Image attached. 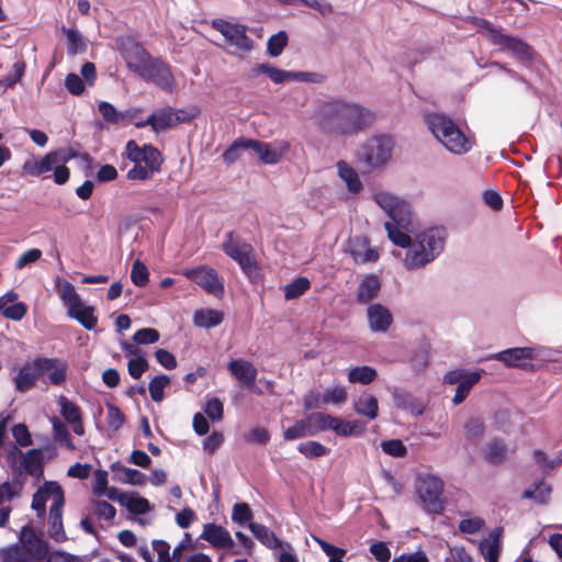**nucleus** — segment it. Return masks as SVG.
Returning <instances> with one entry per match:
<instances>
[{
  "label": "nucleus",
  "instance_id": "47",
  "mask_svg": "<svg viewBox=\"0 0 562 562\" xmlns=\"http://www.w3.org/2000/svg\"><path fill=\"white\" fill-rule=\"evenodd\" d=\"M98 110L108 124H119L128 116L127 112H117L114 105L106 101L100 102Z\"/></svg>",
  "mask_w": 562,
  "mask_h": 562
},
{
  "label": "nucleus",
  "instance_id": "32",
  "mask_svg": "<svg viewBox=\"0 0 562 562\" xmlns=\"http://www.w3.org/2000/svg\"><path fill=\"white\" fill-rule=\"evenodd\" d=\"M67 315L76 319L87 330L94 329L98 323V317L94 315V307L86 305L85 303H81L76 308H71Z\"/></svg>",
  "mask_w": 562,
  "mask_h": 562
},
{
  "label": "nucleus",
  "instance_id": "3",
  "mask_svg": "<svg viewBox=\"0 0 562 562\" xmlns=\"http://www.w3.org/2000/svg\"><path fill=\"white\" fill-rule=\"evenodd\" d=\"M446 233L441 227H431L411 239L404 259L408 270H418L432 262L445 249Z\"/></svg>",
  "mask_w": 562,
  "mask_h": 562
},
{
  "label": "nucleus",
  "instance_id": "39",
  "mask_svg": "<svg viewBox=\"0 0 562 562\" xmlns=\"http://www.w3.org/2000/svg\"><path fill=\"white\" fill-rule=\"evenodd\" d=\"M378 376L376 370L370 366L355 367L348 372L350 383L369 384Z\"/></svg>",
  "mask_w": 562,
  "mask_h": 562
},
{
  "label": "nucleus",
  "instance_id": "41",
  "mask_svg": "<svg viewBox=\"0 0 562 562\" xmlns=\"http://www.w3.org/2000/svg\"><path fill=\"white\" fill-rule=\"evenodd\" d=\"M312 436L314 435L307 416L303 419L296 420L293 426L283 431V438L289 441Z\"/></svg>",
  "mask_w": 562,
  "mask_h": 562
},
{
  "label": "nucleus",
  "instance_id": "14",
  "mask_svg": "<svg viewBox=\"0 0 562 562\" xmlns=\"http://www.w3.org/2000/svg\"><path fill=\"white\" fill-rule=\"evenodd\" d=\"M47 363V361L36 358L32 362L23 364L13 378L16 392L25 393L32 390L37 380L43 376V370L46 369Z\"/></svg>",
  "mask_w": 562,
  "mask_h": 562
},
{
  "label": "nucleus",
  "instance_id": "4",
  "mask_svg": "<svg viewBox=\"0 0 562 562\" xmlns=\"http://www.w3.org/2000/svg\"><path fill=\"white\" fill-rule=\"evenodd\" d=\"M424 121L434 137L450 153L464 155L472 149V139L445 113H427Z\"/></svg>",
  "mask_w": 562,
  "mask_h": 562
},
{
  "label": "nucleus",
  "instance_id": "44",
  "mask_svg": "<svg viewBox=\"0 0 562 562\" xmlns=\"http://www.w3.org/2000/svg\"><path fill=\"white\" fill-rule=\"evenodd\" d=\"M313 435L316 436L321 431H325L333 427L334 416L326 413H312L307 415Z\"/></svg>",
  "mask_w": 562,
  "mask_h": 562
},
{
  "label": "nucleus",
  "instance_id": "59",
  "mask_svg": "<svg viewBox=\"0 0 562 562\" xmlns=\"http://www.w3.org/2000/svg\"><path fill=\"white\" fill-rule=\"evenodd\" d=\"M53 439L56 443L66 447L70 451L76 449L66 425L58 426L57 429L53 430Z\"/></svg>",
  "mask_w": 562,
  "mask_h": 562
},
{
  "label": "nucleus",
  "instance_id": "46",
  "mask_svg": "<svg viewBox=\"0 0 562 562\" xmlns=\"http://www.w3.org/2000/svg\"><path fill=\"white\" fill-rule=\"evenodd\" d=\"M249 138H238L223 153V159L226 164L231 165L237 161L241 153L249 149Z\"/></svg>",
  "mask_w": 562,
  "mask_h": 562
},
{
  "label": "nucleus",
  "instance_id": "22",
  "mask_svg": "<svg viewBox=\"0 0 562 562\" xmlns=\"http://www.w3.org/2000/svg\"><path fill=\"white\" fill-rule=\"evenodd\" d=\"M61 159L63 158H60L59 155L55 153V150L49 151L41 159L31 157L25 160L22 166V170L24 173L32 177H40L48 171H52L56 165L60 164Z\"/></svg>",
  "mask_w": 562,
  "mask_h": 562
},
{
  "label": "nucleus",
  "instance_id": "51",
  "mask_svg": "<svg viewBox=\"0 0 562 562\" xmlns=\"http://www.w3.org/2000/svg\"><path fill=\"white\" fill-rule=\"evenodd\" d=\"M312 538L329 558V562H344L342 559L347 553L345 549L330 544L317 536H312Z\"/></svg>",
  "mask_w": 562,
  "mask_h": 562
},
{
  "label": "nucleus",
  "instance_id": "52",
  "mask_svg": "<svg viewBox=\"0 0 562 562\" xmlns=\"http://www.w3.org/2000/svg\"><path fill=\"white\" fill-rule=\"evenodd\" d=\"M288 44V34L280 31L272 35L267 43V52L271 57H278Z\"/></svg>",
  "mask_w": 562,
  "mask_h": 562
},
{
  "label": "nucleus",
  "instance_id": "23",
  "mask_svg": "<svg viewBox=\"0 0 562 562\" xmlns=\"http://www.w3.org/2000/svg\"><path fill=\"white\" fill-rule=\"evenodd\" d=\"M58 494H60L61 503H65L63 488L55 482H46L33 495L32 508L37 512L38 516L44 515L47 501L52 499V503H55Z\"/></svg>",
  "mask_w": 562,
  "mask_h": 562
},
{
  "label": "nucleus",
  "instance_id": "13",
  "mask_svg": "<svg viewBox=\"0 0 562 562\" xmlns=\"http://www.w3.org/2000/svg\"><path fill=\"white\" fill-rule=\"evenodd\" d=\"M126 157L134 164H142L156 171L160 170L162 157L160 151L151 145L139 147L136 142L128 140L125 146Z\"/></svg>",
  "mask_w": 562,
  "mask_h": 562
},
{
  "label": "nucleus",
  "instance_id": "40",
  "mask_svg": "<svg viewBox=\"0 0 562 562\" xmlns=\"http://www.w3.org/2000/svg\"><path fill=\"white\" fill-rule=\"evenodd\" d=\"M119 501L127 508L128 512L136 515L146 514L150 510L149 502L140 496H128L126 494H121L119 496Z\"/></svg>",
  "mask_w": 562,
  "mask_h": 562
},
{
  "label": "nucleus",
  "instance_id": "61",
  "mask_svg": "<svg viewBox=\"0 0 562 562\" xmlns=\"http://www.w3.org/2000/svg\"><path fill=\"white\" fill-rule=\"evenodd\" d=\"M159 333L154 328H140L133 335V340L139 345H148L158 341Z\"/></svg>",
  "mask_w": 562,
  "mask_h": 562
},
{
  "label": "nucleus",
  "instance_id": "38",
  "mask_svg": "<svg viewBox=\"0 0 562 562\" xmlns=\"http://www.w3.org/2000/svg\"><path fill=\"white\" fill-rule=\"evenodd\" d=\"M22 465L27 474L40 477L43 474L42 452L37 449L27 451L23 457Z\"/></svg>",
  "mask_w": 562,
  "mask_h": 562
},
{
  "label": "nucleus",
  "instance_id": "49",
  "mask_svg": "<svg viewBox=\"0 0 562 562\" xmlns=\"http://www.w3.org/2000/svg\"><path fill=\"white\" fill-rule=\"evenodd\" d=\"M297 450L308 459L321 458L329 453V449L318 441L301 442Z\"/></svg>",
  "mask_w": 562,
  "mask_h": 562
},
{
  "label": "nucleus",
  "instance_id": "24",
  "mask_svg": "<svg viewBox=\"0 0 562 562\" xmlns=\"http://www.w3.org/2000/svg\"><path fill=\"white\" fill-rule=\"evenodd\" d=\"M63 507L60 494L57 496V501L50 504L49 508V536L57 542H63L67 539L66 532L63 526Z\"/></svg>",
  "mask_w": 562,
  "mask_h": 562
},
{
  "label": "nucleus",
  "instance_id": "1",
  "mask_svg": "<svg viewBox=\"0 0 562 562\" xmlns=\"http://www.w3.org/2000/svg\"><path fill=\"white\" fill-rule=\"evenodd\" d=\"M312 117L322 132L345 137L358 135L374 121L369 109L339 98L318 103Z\"/></svg>",
  "mask_w": 562,
  "mask_h": 562
},
{
  "label": "nucleus",
  "instance_id": "33",
  "mask_svg": "<svg viewBox=\"0 0 562 562\" xmlns=\"http://www.w3.org/2000/svg\"><path fill=\"white\" fill-rule=\"evenodd\" d=\"M248 527L252 535L255 536V538L267 548L277 549L283 547L284 543L281 540H279L274 532L271 531L265 525L258 522H249Z\"/></svg>",
  "mask_w": 562,
  "mask_h": 562
},
{
  "label": "nucleus",
  "instance_id": "15",
  "mask_svg": "<svg viewBox=\"0 0 562 562\" xmlns=\"http://www.w3.org/2000/svg\"><path fill=\"white\" fill-rule=\"evenodd\" d=\"M120 50L128 69L136 74H138L151 58L148 52L135 38L130 36L122 38Z\"/></svg>",
  "mask_w": 562,
  "mask_h": 562
},
{
  "label": "nucleus",
  "instance_id": "9",
  "mask_svg": "<svg viewBox=\"0 0 562 562\" xmlns=\"http://www.w3.org/2000/svg\"><path fill=\"white\" fill-rule=\"evenodd\" d=\"M223 250L227 256L238 262L248 277H252L257 273L258 266L251 256V245L235 238L233 232L226 234Z\"/></svg>",
  "mask_w": 562,
  "mask_h": 562
},
{
  "label": "nucleus",
  "instance_id": "19",
  "mask_svg": "<svg viewBox=\"0 0 562 562\" xmlns=\"http://www.w3.org/2000/svg\"><path fill=\"white\" fill-rule=\"evenodd\" d=\"M193 117L194 114L182 117L172 108H162L151 113L147 117V123H149L154 132H161L179 123L190 121Z\"/></svg>",
  "mask_w": 562,
  "mask_h": 562
},
{
  "label": "nucleus",
  "instance_id": "31",
  "mask_svg": "<svg viewBox=\"0 0 562 562\" xmlns=\"http://www.w3.org/2000/svg\"><path fill=\"white\" fill-rule=\"evenodd\" d=\"M353 408L358 415L367 417L370 420L378 417L379 404L376 397L372 394H361L353 402Z\"/></svg>",
  "mask_w": 562,
  "mask_h": 562
},
{
  "label": "nucleus",
  "instance_id": "29",
  "mask_svg": "<svg viewBox=\"0 0 562 562\" xmlns=\"http://www.w3.org/2000/svg\"><path fill=\"white\" fill-rule=\"evenodd\" d=\"M502 528L494 529L486 539L480 542V552L486 562H497L501 549Z\"/></svg>",
  "mask_w": 562,
  "mask_h": 562
},
{
  "label": "nucleus",
  "instance_id": "42",
  "mask_svg": "<svg viewBox=\"0 0 562 562\" xmlns=\"http://www.w3.org/2000/svg\"><path fill=\"white\" fill-rule=\"evenodd\" d=\"M60 415L70 424L82 417L80 407L68 397L60 395L57 400Z\"/></svg>",
  "mask_w": 562,
  "mask_h": 562
},
{
  "label": "nucleus",
  "instance_id": "17",
  "mask_svg": "<svg viewBox=\"0 0 562 562\" xmlns=\"http://www.w3.org/2000/svg\"><path fill=\"white\" fill-rule=\"evenodd\" d=\"M249 149H252L259 157V159L267 165L278 164L284 153L290 148V144L286 140H277L273 143H262L255 139H249Z\"/></svg>",
  "mask_w": 562,
  "mask_h": 562
},
{
  "label": "nucleus",
  "instance_id": "64",
  "mask_svg": "<svg viewBox=\"0 0 562 562\" xmlns=\"http://www.w3.org/2000/svg\"><path fill=\"white\" fill-rule=\"evenodd\" d=\"M204 412L212 420L220 422L223 418V403L216 397L210 398L205 404Z\"/></svg>",
  "mask_w": 562,
  "mask_h": 562
},
{
  "label": "nucleus",
  "instance_id": "54",
  "mask_svg": "<svg viewBox=\"0 0 562 562\" xmlns=\"http://www.w3.org/2000/svg\"><path fill=\"white\" fill-rule=\"evenodd\" d=\"M485 426L481 418L471 417L464 424V435L469 440H476L484 435Z\"/></svg>",
  "mask_w": 562,
  "mask_h": 562
},
{
  "label": "nucleus",
  "instance_id": "35",
  "mask_svg": "<svg viewBox=\"0 0 562 562\" xmlns=\"http://www.w3.org/2000/svg\"><path fill=\"white\" fill-rule=\"evenodd\" d=\"M252 75L262 74L268 76L274 83H283L291 80L292 71L279 69L270 64H260L251 70Z\"/></svg>",
  "mask_w": 562,
  "mask_h": 562
},
{
  "label": "nucleus",
  "instance_id": "58",
  "mask_svg": "<svg viewBox=\"0 0 562 562\" xmlns=\"http://www.w3.org/2000/svg\"><path fill=\"white\" fill-rule=\"evenodd\" d=\"M42 257V250L38 248H31L24 251L15 262V269L22 270L25 267H29L36 261H38Z\"/></svg>",
  "mask_w": 562,
  "mask_h": 562
},
{
  "label": "nucleus",
  "instance_id": "5",
  "mask_svg": "<svg viewBox=\"0 0 562 562\" xmlns=\"http://www.w3.org/2000/svg\"><path fill=\"white\" fill-rule=\"evenodd\" d=\"M48 548L30 525L19 532V542L0 550L2 562H41L47 555Z\"/></svg>",
  "mask_w": 562,
  "mask_h": 562
},
{
  "label": "nucleus",
  "instance_id": "30",
  "mask_svg": "<svg viewBox=\"0 0 562 562\" xmlns=\"http://www.w3.org/2000/svg\"><path fill=\"white\" fill-rule=\"evenodd\" d=\"M49 363L46 364V369L43 370V376L47 375V379L53 385H60L66 380L67 363L56 358H38Z\"/></svg>",
  "mask_w": 562,
  "mask_h": 562
},
{
  "label": "nucleus",
  "instance_id": "21",
  "mask_svg": "<svg viewBox=\"0 0 562 562\" xmlns=\"http://www.w3.org/2000/svg\"><path fill=\"white\" fill-rule=\"evenodd\" d=\"M200 538L216 549H232L235 546L228 530L216 524H205Z\"/></svg>",
  "mask_w": 562,
  "mask_h": 562
},
{
  "label": "nucleus",
  "instance_id": "37",
  "mask_svg": "<svg viewBox=\"0 0 562 562\" xmlns=\"http://www.w3.org/2000/svg\"><path fill=\"white\" fill-rule=\"evenodd\" d=\"M61 32L67 37V53L68 55H77L83 53L87 49V44L82 34L75 29H67L63 26Z\"/></svg>",
  "mask_w": 562,
  "mask_h": 562
},
{
  "label": "nucleus",
  "instance_id": "62",
  "mask_svg": "<svg viewBox=\"0 0 562 562\" xmlns=\"http://www.w3.org/2000/svg\"><path fill=\"white\" fill-rule=\"evenodd\" d=\"M148 369V362L145 357L131 358L127 362V370L133 379H139Z\"/></svg>",
  "mask_w": 562,
  "mask_h": 562
},
{
  "label": "nucleus",
  "instance_id": "53",
  "mask_svg": "<svg viewBox=\"0 0 562 562\" xmlns=\"http://www.w3.org/2000/svg\"><path fill=\"white\" fill-rule=\"evenodd\" d=\"M359 427L360 424L358 420L345 422L341 418L334 416L331 430H334L339 436L348 437L357 434Z\"/></svg>",
  "mask_w": 562,
  "mask_h": 562
},
{
  "label": "nucleus",
  "instance_id": "27",
  "mask_svg": "<svg viewBox=\"0 0 562 562\" xmlns=\"http://www.w3.org/2000/svg\"><path fill=\"white\" fill-rule=\"evenodd\" d=\"M380 289H381V283H380L378 276H375V274L366 276L361 280V282L358 286V290H357L356 297H357L358 303H361V304L370 303L372 300H374L378 296Z\"/></svg>",
  "mask_w": 562,
  "mask_h": 562
},
{
  "label": "nucleus",
  "instance_id": "55",
  "mask_svg": "<svg viewBox=\"0 0 562 562\" xmlns=\"http://www.w3.org/2000/svg\"><path fill=\"white\" fill-rule=\"evenodd\" d=\"M382 451L394 458H403L407 454V448L400 439H390L381 442Z\"/></svg>",
  "mask_w": 562,
  "mask_h": 562
},
{
  "label": "nucleus",
  "instance_id": "7",
  "mask_svg": "<svg viewBox=\"0 0 562 562\" xmlns=\"http://www.w3.org/2000/svg\"><path fill=\"white\" fill-rule=\"evenodd\" d=\"M485 30L492 44L499 46L503 50L509 52L514 58L518 59L522 64L531 61L533 49L524 40L503 33L501 30L491 25H487Z\"/></svg>",
  "mask_w": 562,
  "mask_h": 562
},
{
  "label": "nucleus",
  "instance_id": "36",
  "mask_svg": "<svg viewBox=\"0 0 562 562\" xmlns=\"http://www.w3.org/2000/svg\"><path fill=\"white\" fill-rule=\"evenodd\" d=\"M348 398V392L344 385H334L331 387L326 389L323 393L317 394V400H319L322 405L327 404H344Z\"/></svg>",
  "mask_w": 562,
  "mask_h": 562
},
{
  "label": "nucleus",
  "instance_id": "28",
  "mask_svg": "<svg viewBox=\"0 0 562 562\" xmlns=\"http://www.w3.org/2000/svg\"><path fill=\"white\" fill-rule=\"evenodd\" d=\"M337 175L346 184L348 191L357 194L362 190V182L359 179L357 171L345 160H339L336 164Z\"/></svg>",
  "mask_w": 562,
  "mask_h": 562
},
{
  "label": "nucleus",
  "instance_id": "48",
  "mask_svg": "<svg viewBox=\"0 0 562 562\" xmlns=\"http://www.w3.org/2000/svg\"><path fill=\"white\" fill-rule=\"evenodd\" d=\"M311 286V282L305 277H300L284 286V296L286 300H294L303 295Z\"/></svg>",
  "mask_w": 562,
  "mask_h": 562
},
{
  "label": "nucleus",
  "instance_id": "34",
  "mask_svg": "<svg viewBox=\"0 0 562 562\" xmlns=\"http://www.w3.org/2000/svg\"><path fill=\"white\" fill-rule=\"evenodd\" d=\"M224 319V314L217 310H199L193 315V323L200 328H213L218 326Z\"/></svg>",
  "mask_w": 562,
  "mask_h": 562
},
{
  "label": "nucleus",
  "instance_id": "57",
  "mask_svg": "<svg viewBox=\"0 0 562 562\" xmlns=\"http://www.w3.org/2000/svg\"><path fill=\"white\" fill-rule=\"evenodd\" d=\"M252 518V512L248 504L246 503H237L233 506L232 510V520L236 524L244 525L247 521H250Z\"/></svg>",
  "mask_w": 562,
  "mask_h": 562
},
{
  "label": "nucleus",
  "instance_id": "45",
  "mask_svg": "<svg viewBox=\"0 0 562 562\" xmlns=\"http://www.w3.org/2000/svg\"><path fill=\"white\" fill-rule=\"evenodd\" d=\"M60 300L65 307L67 308V313L71 311V308H76L81 303H83L80 299V295L77 293L75 286L68 281H65L61 286Z\"/></svg>",
  "mask_w": 562,
  "mask_h": 562
},
{
  "label": "nucleus",
  "instance_id": "10",
  "mask_svg": "<svg viewBox=\"0 0 562 562\" xmlns=\"http://www.w3.org/2000/svg\"><path fill=\"white\" fill-rule=\"evenodd\" d=\"M442 490V481L435 475H427L419 480L418 495L427 513L440 514L443 510Z\"/></svg>",
  "mask_w": 562,
  "mask_h": 562
},
{
  "label": "nucleus",
  "instance_id": "12",
  "mask_svg": "<svg viewBox=\"0 0 562 562\" xmlns=\"http://www.w3.org/2000/svg\"><path fill=\"white\" fill-rule=\"evenodd\" d=\"M137 75L146 81L154 82L164 91L171 92L175 88L170 67L161 59L151 57Z\"/></svg>",
  "mask_w": 562,
  "mask_h": 562
},
{
  "label": "nucleus",
  "instance_id": "8",
  "mask_svg": "<svg viewBox=\"0 0 562 562\" xmlns=\"http://www.w3.org/2000/svg\"><path fill=\"white\" fill-rule=\"evenodd\" d=\"M211 25L222 34L226 44L229 46L244 53L252 50L254 41L247 35L246 25L233 23L220 18L212 20Z\"/></svg>",
  "mask_w": 562,
  "mask_h": 562
},
{
  "label": "nucleus",
  "instance_id": "25",
  "mask_svg": "<svg viewBox=\"0 0 562 562\" xmlns=\"http://www.w3.org/2000/svg\"><path fill=\"white\" fill-rule=\"evenodd\" d=\"M393 401L396 407L411 412L413 415L419 416L424 413L425 406L411 392L395 389L393 392Z\"/></svg>",
  "mask_w": 562,
  "mask_h": 562
},
{
  "label": "nucleus",
  "instance_id": "26",
  "mask_svg": "<svg viewBox=\"0 0 562 562\" xmlns=\"http://www.w3.org/2000/svg\"><path fill=\"white\" fill-rule=\"evenodd\" d=\"M483 456L490 464L498 465L508 459L509 449L502 439L495 438L486 443Z\"/></svg>",
  "mask_w": 562,
  "mask_h": 562
},
{
  "label": "nucleus",
  "instance_id": "50",
  "mask_svg": "<svg viewBox=\"0 0 562 562\" xmlns=\"http://www.w3.org/2000/svg\"><path fill=\"white\" fill-rule=\"evenodd\" d=\"M170 383V379L166 374L154 376L149 384L148 391L154 402H160L164 398V390Z\"/></svg>",
  "mask_w": 562,
  "mask_h": 562
},
{
  "label": "nucleus",
  "instance_id": "63",
  "mask_svg": "<svg viewBox=\"0 0 562 562\" xmlns=\"http://www.w3.org/2000/svg\"><path fill=\"white\" fill-rule=\"evenodd\" d=\"M484 524V519L477 516L465 518L459 522V530L462 533L473 535L480 531L483 528Z\"/></svg>",
  "mask_w": 562,
  "mask_h": 562
},
{
  "label": "nucleus",
  "instance_id": "11",
  "mask_svg": "<svg viewBox=\"0 0 562 562\" xmlns=\"http://www.w3.org/2000/svg\"><path fill=\"white\" fill-rule=\"evenodd\" d=\"M182 274L190 281L201 286L205 292L216 297L224 294V282L217 271L207 266L184 269Z\"/></svg>",
  "mask_w": 562,
  "mask_h": 562
},
{
  "label": "nucleus",
  "instance_id": "60",
  "mask_svg": "<svg viewBox=\"0 0 562 562\" xmlns=\"http://www.w3.org/2000/svg\"><path fill=\"white\" fill-rule=\"evenodd\" d=\"M106 408V422L109 427L113 430L120 429L125 422L124 414L113 404H108Z\"/></svg>",
  "mask_w": 562,
  "mask_h": 562
},
{
  "label": "nucleus",
  "instance_id": "2",
  "mask_svg": "<svg viewBox=\"0 0 562 562\" xmlns=\"http://www.w3.org/2000/svg\"><path fill=\"white\" fill-rule=\"evenodd\" d=\"M372 199L390 217V221L384 224L389 239L398 247L409 245V234L418 227L412 205L404 199L384 190L375 191Z\"/></svg>",
  "mask_w": 562,
  "mask_h": 562
},
{
  "label": "nucleus",
  "instance_id": "43",
  "mask_svg": "<svg viewBox=\"0 0 562 562\" xmlns=\"http://www.w3.org/2000/svg\"><path fill=\"white\" fill-rule=\"evenodd\" d=\"M480 379L481 374L479 372H470L468 378L458 384L454 396L452 398L453 404H461L469 395L470 390L480 381Z\"/></svg>",
  "mask_w": 562,
  "mask_h": 562
},
{
  "label": "nucleus",
  "instance_id": "56",
  "mask_svg": "<svg viewBox=\"0 0 562 562\" xmlns=\"http://www.w3.org/2000/svg\"><path fill=\"white\" fill-rule=\"evenodd\" d=\"M131 280L137 286H145L148 283L149 272L142 261H134L131 271Z\"/></svg>",
  "mask_w": 562,
  "mask_h": 562
},
{
  "label": "nucleus",
  "instance_id": "6",
  "mask_svg": "<svg viewBox=\"0 0 562 562\" xmlns=\"http://www.w3.org/2000/svg\"><path fill=\"white\" fill-rule=\"evenodd\" d=\"M394 139L390 135L380 134L368 138L360 147L357 158L367 171L383 168L392 158Z\"/></svg>",
  "mask_w": 562,
  "mask_h": 562
},
{
  "label": "nucleus",
  "instance_id": "18",
  "mask_svg": "<svg viewBox=\"0 0 562 562\" xmlns=\"http://www.w3.org/2000/svg\"><path fill=\"white\" fill-rule=\"evenodd\" d=\"M367 321L372 333L385 334L393 324V315L385 305L373 303L367 310Z\"/></svg>",
  "mask_w": 562,
  "mask_h": 562
},
{
  "label": "nucleus",
  "instance_id": "16",
  "mask_svg": "<svg viewBox=\"0 0 562 562\" xmlns=\"http://www.w3.org/2000/svg\"><path fill=\"white\" fill-rule=\"evenodd\" d=\"M536 356L533 348L515 347L494 353L491 358L503 362L508 368L528 369L532 367L531 362Z\"/></svg>",
  "mask_w": 562,
  "mask_h": 562
},
{
  "label": "nucleus",
  "instance_id": "20",
  "mask_svg": "<svg viewBox=\"0 0 562 562\" xmlns=\"http://www.w3.org/2000/svg\"><path fill=\"white\" fill-rule=\"evenodd\" d=\"M227 369L246 389L252 390L255 387L258 371L251 362L244 359H234L228 362Z\"/></svg>",
  "mask_w": 562,
  "mask_h": 562
}]
</instances>
